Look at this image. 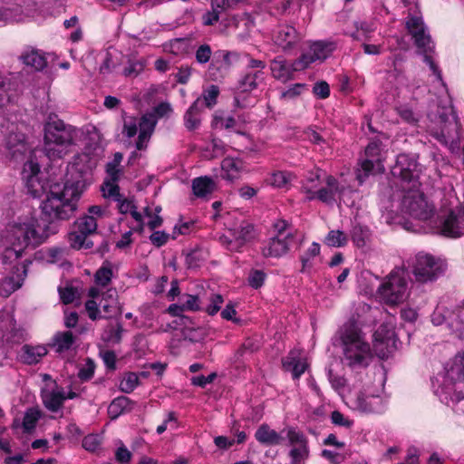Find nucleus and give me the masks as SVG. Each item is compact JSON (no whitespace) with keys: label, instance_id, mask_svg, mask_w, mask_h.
I'll use <instances>...</instances> for the list:
<instances>
[{"label":"nucleus","instance_id":"a19ab883","mask_svg":"<svg viewBox=\"0 0 464 464\" xmlns=\"http://www.w3.org/2000/svg\"><path fill=\"white\" fill-rule=\"evenodd\" d=\"M41 418V411L37 408H29L24 412L23 419V429L25 432H31L36 427V424Z\"/></svg>","mask_w":464,"mask_h":464},{"label":"nucleus","instance_id":"69168bd1","mask_svg":"<svg viewBox=\"0 0 464 464\" xmlns=\"http://www.w3.org/2000/svg\"><path fill=\"white\" fill-rule=\"evenodd\" d=\"M87 236L88 235H83L78 229L71 232L68 237L71 246L77 249L82 248L85 244Z\"/></svg>","mask_w":464,"mask_h":464},{"label":"nucleus","instance_id":"774afa93","mask_svg":"<svg viewBox=\"0 0 464 464\" xmlns=\"http://www.w3.org/2000/svg\"><path fill=\"white\" fill-rule=\"evenodd\" d=\"M314 93L320 99H326L330 95V87L326 82H318L314 85Z\"/></svg>","mask_w":464,"mask_h":464},{"label":"nucleus","instance_id":"052dcab7","mask_svg":"<svg viewBox=\"0 0 464 464\" xmlns=\"http://www.w3.org/2000/svg\"><path fill=\"white\" fill-rule=\"evenodd\" d=\"M102 443V440L97 434H89L82 440V447L90 452L96 451Z\"/></svg>","mask_w":464,"mask_h":464},{"label":"nucleus","instance_id":"f3484780","mask_svg":"<svg viewBox=\"0 0 464 464\" xmlns=\"http://www.w3.org/2000/svg\"><path fill=\"white\" fill-rule=\"evenodd\" d=\"M284 431L290 446L289 464H305L310 457L308 438L295 427H287Z\"/></svg>","mask_w":464,"mask_h":464},{"label":"nucleus","instance_id":"4be33fe9","mask_svg":"<svg viewBox=\"0 0 464 464\" xmlns=\"http://www.w3.org/2000/svg\"><path fill=\"white\" fill-rule=\"evenodd\" d=\"M41 398L44 406L51 412H58L64 401L63 387L53 382L46 384L41 391Z\"/></svg>","mask_w":464,"mask_h":464},{"label":"nucleus","instance_id":"f704fd0d","mask_svg":"<svg viewBox=\"0 0 464 464\" xmlns=\"http://www.w3.org/2000/svg\"><path fill=\"white\" fill-rule=\"evenodd\" d=\"M113 266L111 262L105 261L94 274L96 287H106L113 277Z\"/></svg>","mask_w":464,"mask_h":464},{"label":"nucleus","instance_id":"39448f33","mask_svg":"<svg viewBox=\"0 0 464 464\" xmlns=\"http://www.w3.org/2000/svg\"><path fill=\"white\" fill-rule=\"evenodd\" d=\"M464 379V352L455 355L450 367L438 372L431 379V389L436 397L444 404L450 405L464 400V394L458 391L457 382Z\"/></svg>","mask_w":464,"mask_h":464},{"label":"nucleus","instance_id":"79ce46f5","mask_svg":"<svg viewBox=\"0 0 464 464\" xmlns=\"http://www.w3.org/2000/svg\"><path fill=\"white\" fill-rule=\"evenodd\" d=\"M124 330L121 324H110L104 330L102 339L111 343H119L121 341Z\"/></svg>","mask_w":464,"mask_h":464},{"label":"nucleus","instance_id":"b1692460","mask_svg":"<svg viewBox=\"0 0 464 464\" xmlns=\"http://www.w3.org/2000/svg\"><path fill=\"white\" fill-rule=\"evenodd\" d=\"M395 333L388 324L381 325L374 333V349L378 355L385 357L390 353V347L394 344Z\"/></svg>","mask_w":464,"mask_h":464},{"label":"nucleus","instance_id":"ddd939ff","mask_svg":"<svg viewBox=\"0 0 464 464\" xmlns=\"http://www.w3.org/2000/svg\"><path fill=\"white\" fill-rule=\"evenodd\" d=\"M23 178L25 181L27 193L33 198H41L43 196L46 195V198L42 201L41 205L51 196L52 189H53L54 187L63 189L59 184L50 185L49 182L43 178V173L40 171V165L33 156L24 164ZM40 208H42V206H40Z\"/></svg>","mask_w":464,"mask_h":464},{"label":"nucleus","instance_id":"c03bdc74","mask_svg":"<svg viewBox=\"0 0 464 464\" xmlns=\"http://www.w3.org/2000/svg\"><path fill=\"white\" fill-rule=\"evenodd\" d=\"M219 95V88L217 85H210L203 90L199 98L202 101V108H212L216 105L218 97Z\"/></svg>","mask_w":464,"mask_h":464},{"label":"nucleus","instance_id":"412c9836","mask_svg":"<svg viewBox=\"0 0 464 464\" xmlns=\"http://www.w3.org/2000/svg\"><path fill=\"white\" fill-rule=\"evenodd\" d=\"M233 57H237L236 53L225 50L216 52L208 69V78L215 82L224 79L230 70Z\"/></svg>","mask_w":464,"mask_h":464},{"label":"nucleus","instance_id":"c756f323","mask_svg":"<svg viewBox=\"0 0 464 464\" xmlns=\"http://www.w3.org/2000/svg\"><path fill=\"white\" fill-rule=\"evenodd\" d=\"M292 239L284 237H274L262 248V254L266 257H280L286 254Z\"/></svg>","mask_w":464,"mask_h":464},{"label":"nucleus","instance_id":"9d476101","mask_svg":"<svg viewBox=\"0 0 464 464\" xmlns=\"http://www.w3.org/2000/svg\"><path fill=\"white\" fill-rule=\"evenodd\" d=\"M385 146L379 139L372 140L365 148L364 159L356 169V179L362 185L371 175L383 172L382 161L385 159Z\"/></svg>","mask_w":464,"mask_h":464},{"label":"nucleus","instance_id":"37998d69","mask_svg":"<svg viewBox=\"0 0 464 464\" xmlns=\"http://www.w3.org/2000/svg\"><path fill=\"white\" fill-rule=\"evenodd\" d=\"M123 155L121 152H116L113 155L111 161L106 164V172L113 181H118L121 169L120 168L122 161Z\"/></svg>","mask_w":464,"mask_h":464},{"label":"nucleus","instance_id":"dca6fc26","mask_svg":"<svg viewBox=\"0 0 464 464\" xmlns=\"http://www.w3.org/2000/svg\"><path fill=\"white\" fill-rule=\"evenodd\" d=\"M254 226L243 221L238 227L229 228L218 237L219 243L229 251L240 252L244 246L255 238Z\"/></svg>","mask_w":464,"mask_h":464},{"label":"nucleus","instance_id":"7c9ffc66","mask_svg":"<svg viewBox=\"0 0 464 464\" xmlns=\"http://www.w3.org/2000/svg\"><path fill=\"white\" fill-rule=\"evenodd\" d=\"M255 438L259 443L267 446L280 445L284 441L282 434L271 429L266 423L257 428L255 433Z\"/></svg>","mask_w":464,"mask_h":464},{"label":"nucleus","instance_id":"0eeeda50","mask_svg":"<svg viewBox=\"0 0 464 464\" xmlns=\"http://www.w3.org/2000/svg\"><path fill=\"white\" fill-rule=\"evenodd\" d=\"M406 28L414 40L418 52L423 55L424 62L428 64L430 70L435 75L436 79L445 86V83L442 81L441 72L433 61L431 55L434 52V44L422 17L418 15H409L406 19Z\"/></svg>","mask_w":464,"mask_h":464},{"label":"nucleus","instance_id":"e433bc0d","mask_svg":"<svg viewBox=\"0 0 464 464\" xmlns=\"http://www.w3.org/2000/svg\"><path fill=\"white\" fill-rule=\"evenodd\" d=\"M88 295L92 298L85 304L86 309L89 313V317L92 320L102 317V310L96 299L100 297L101 291L98 287L92 286L89 289Z\"/></svg>","mask_w":464,"mask_h":464},{"label":"nucleus","instance_id":"6ab92c4d","mask_svg":"<svg viewBox=\"0 0 464 464\" xmlns=\"http://www.w3.org/2000/svg\"><path fill=\"white\" fill-rule=\"evenodd\" d=\"M266 63L250 59L245 74L238 80L237 89L242 92H251L265 80Z\"/></svg>","mask_w":464,"mask_h":464},{"label":"nucleus","instance_id":"338daca9","mask_svg":"<svg viewBox=\"0 0 464 464\" xmlns=\"http://www.w3.org/2000/svg\"><path fill=\"white\" fill-rule=\"evenodd\" d=\"M221 12L222 11L216 9L215 7H212L211 11H208L207 13H205L203 14V16H202L203 24H205V25L215 24L217 22L219 21Z\"/></svg>","mask_w":464,"mask_h":464},{"label":"nucleus","instance_id":"5fc2aeb1","mask_svg":"<svg viewBox=\"0 0 464 464\" xmlns=\"http://www.w3.org/2000/svg\"><path fill=\"white\" fill-rule=\"evenodd\" d=\"M211 56V47L207 44L199 45L195 52L196 61L199 64H206L207 63L210 62Z\"/></svg>","mask_w":464,"mask_h":464},{"label":"nucleus","instance_id":"393cba45","mask_svg":"<svg viewBox=\"0 0 464 464\" xmlns=\"http://www.w3.org/2000/svg\"><path fill=\"white\" fill-rule=\"evenodd\" d=\"M99 306L104 318H111L121 313L115 288L107 289L102 294Z\"/></svg>","mask_w":464,"mask_h":464},{"label":"nucleus","instance_id":"de8ad7c7","mask_svg":"<svg viewBox=\"0 0 464 464\" xmlns=\"http://www.w3.org/2000/svg\"><path fill=\"white\" fill-rule=\"evenodd\" d=\"M348 239L341 230H331L325 237L324 243L333 247H341L346 245Z\"/></svg>","mask_w":464,"mask_h":464},{"label":"nucleus","instance_id":"423d86ee","mask_svg":"<svg viewBox=\"0 0 464 464\" xmlns=\"http://www.w3.org/2000/svg\"><path fill=\"white\" fill-rule=\"evenodd\" d=\"M428 119V131L440 143L453 146L459 141V121L450 101L444 105H438L436 111H430Z\"/></svg>","mask_w":464,"mask_h":464},{"label":"nucleus","instance_id":"09e8293b","mask_svg":"<svg viewBox=\"0 0 464 464\" xmlns=\"http://www.w3.org/2000/svg\"><path fill=\"white\" fill-rule=\"evenodd\" d=\"M294 178V175L288 171H276L271 175L270 184L276 188H285Z\"/></svg>","mask_w":464,"mask_h":464},{"label":"nucleus","instance_id":"20e7f679","mask_svg":"<svg viewBox=\"0 0 464 464\" xmlns=\"http://www.w3.org/2000/svg\"><path fill=\"white\" fill-rule=\"evenodd\" d=\"M344 365L352 370L365 368L372 360L370 344L354 319L346 322L340 331Z\"/></svg>","mask_w":464,"mask_h":464},{"label":"nucleus","instance_id":"58836bf2","mask_svg":"<svg viewBox=\"0 0 464 464\" xmlns=\"http://www.w3.org/2000/svg\"><path fill=\"white\" fill-rule=\"evenodd\" d=\"M74 343V336L72 332L58 333L54 335L53 345L56 347V351L63 353L71 349Z\"/></svg>","mask_w":464,"mask_h":464},{"label":"nucleus","instance_id":"e2e57ef3","mask_svg":"<svg viewBox=\"0 0 464 464\" xmlns=\"http://www.w3.org/2000/svg\"><path fill=\"white\" fill-rule=\"evenodd\" d=\"M168 428L175 430L178 428V420L174 412H169L163 422L157 427V433L162 434Z\"/></svg>","mask_w":464,"mask_h":464},{"label":"nucleus","instance_id":"c9c22d12","mask_svg":"<svg viewBox=\"0 0 464 464\" xmlns=\"http://www.w3.org/2000/svg\"><path fill=\"white\" fill-rule=\"evenodd\" d=\"M320 254V245L316 242H313L312 245L308 247V249L300 256V260L302 263L301 272L306 273L309 272L314 265L315 258Z\"/></svg>","mask_w":464,"mask_h":464},{"label":"nucleus","instance_id":"f257e3e1","mask_svg":"<svg viewBox=\"0 0 464 464\" xmlns=\"http://www.w3.org/2000/svg\"><path fill=\"white\" fill-rule=\"evenodd\" d=\"M57 232V226L53 221L27 218L9 225L0 233V263L5 270H10V276L2 283L4 295L8 296L23 285L27 266L31 264L28 259L18 262L24 250L29 246H39Z\"/></svg>","mask_w":464,"mask_h":464},{"label":"nucleus","instance_id":"680f3d73","mask_svg":"<svg viewBox=\"0 0 464 464\" xmlns=\"http://www.w3.org/2000/svg\"><path fill=\"white\" fill-rule=\"evenodd\" d=\"M368 236V230L359 225L353 227L352 239L357 246H362L365 244V238Z\"/></svg>","mask_w":464,"mask_h":464},{"label":"nucleus","instance_id":"2f4dec72","mask_svg":"<svg viewBox=\"0 0 464 464\" xmlns=\"http://www.w3.org/2000/svg\"><path fill=\"white\" fill-rule=\"evenodd\" d=\"M47 348L44 345L24 344L21 348L19 357L25 364H35L47 354Z\"/></svg>","mask_w":464,"mask_h":464},{"label":"nucleus","instance_id":"603ef678","mask_svg":"<svg viewBox=\"0 0 464 464\" xmlns=\"http://www.w3.org/2000/svg\"><path fill=\"white\" fill-rule=\"evenodd\" d=\"M95 372V363L91 358H87L84 364H82L78 372V377L82 382L91 380Z\"/></svg>","mask_w":464,"mask_h":464},{"label":"nucleus","instance_id":"a211bd4d","mask_svg":"<svg viewBox=\"0 0 464 464\" xmlns=\"http://www.w3.org/2000/svg\"><path fill=\"white\" fill-rule=\"evenodd\" d=\"M335 49L333 42L315 41L310 44L308 49L295 60L296 69H306L315 62H323L328 58Z\"/></svg>","mask_w":464,"mask_h":464},{"label":"nucleus","instance_id":"ea45409f","mask_svg":"<svg viewBox=\"0 0 464 464\" xmlns=\"http://www.w3.org/2000/svg\"><path fill=\"white\" fill-rule=\"evenodd\" d=\"M75 227L76 229H78L83 235L89 236L96 231L97 222L92 216L85 214L84 216L76 220Z\"/></svg>","mask_w":464,"mask_h":464},{"label":"nucleus","instance_id":"473e14b6","mask_svg":"<svg viewBox=\"0 0 464 464\" xmlns=\"http://www.w3.org/2000/svg\"><path fill=\"white\" fill-rule=\"evenodd\" d=\"M216 188V183L212 178L202 176L192 180V191L198 198H204L212 193Z\"/></svg>","mask_w":464,"mask_h":464},{"label":"nucleus","instance_id":"6e6552de","mask_svg":"<svg viewBox=\"0 0 464 464\" xmlns=\"http://www.w3.org/2000/svg\"><path fill=\"white\" fill-rule=\"evenodd\" d=\"M382 377L380 376L377 386L364 384L362 389L355 391L348 397L347 404L353 411L362 413H381L384 411L386 401L383 392Z\"/></svg>","mask_w":464,"mask_h":464},{"label":"nucleus","instance_id":"49530a36","mask_svg":"<svg viewBox=\"0 0 464 464\" xmlns=\"http://www.w3.org/2000/svg\"><path fill=\"white\" fill-rule=\"evenodd\" d=\"M180 302L185 311L197 312L202 309V300L198 295L184 294Z\"/></svg>","mask_w":464,"mask_h":464},{"label":"nucleus","instance_id":"f03ea898","mask_svg":"<svg viewBox=\"0 0 464 464\" xmlns=\"http://www.w3.org/2000/svg\"><path fill=\"white\" fill-rule=\"evenodd\" d=\"M96 165V158L89 153L76 154L67 167V179L63 189L58 187L52 189L51 196L42 205L43 214L50 219L65 220L72 218Z\"/></svg>","mask_w":464,"mask_h":464},{"label":"nucleus","instance_id":"f8f14e48","mask_svg":"<svg viewBox=\"0 0 464 464\" xmlns=\"http://www.w3.org/2000/svg\"><path fill=\"white\" fill-rule=\"evenodd\" d=\"M156 124L157 119L151 113H147L139 120L135 117L126 116L123 118L122 134L126 138L131 139L136 136L139 130L135 147L138 150H143L148 146Z\"/></svg>","mask_w":464,"mask_h":464},{"label":"nucleus","instance_id":"72a5a7b5","mask_svg":"<svg viewBox=\"0 0 464 464\" xmlns=\"http://www.w3.org/2000/svg\"><path fill=\"white\" fill-rule=\"evenodd\" d=\"M202 111L201 98H198L188 109L184 115L185 126L188 130H193L200 124V112Z\"/></svg>","mask_w":464,"mask_h":464},{"label":"nucleus","instance_id":"6e6d98bb","mask_svg":"<svg viewBox=\"0 0 464 464\" xmlns=\"http://www.w3.org/2000/svg\"><path fill=\"white\" fill-rule=\"evenodd\" d=\"M398 114L405 122L416 124L419 121V115L415 113L409 106L402 105L397 108Z\"/></svg>","mask_w":464,"mask_h":464},{"label":"nucleus","instance_id":"4c0bfd02","mask_svg":"<svg viewBox=\"0 0 464 464\" xmlns=\"http://www.w3.org/2000/svg\"><path fill=\"white\" fill-rule=\"evenodd\" d=\"M132 402L126 396H119L115 398L108 407V412L112 419L117 418L125 411L131 409Z\"/></svg>","mask_w":464,"mask_h":464},{"label":"nucleus","instance_id":"0e129e2a","mask_svg":"<svg viewBox=\"0 0 464 464\" xmlns=\"http://www.w3.org/2000/svg\"><path fill=\"white\" fill-rule=\"evenodd\" d=\"M131 458H132V453L121 441L120 446L117 448V450L115 451L116 461L121 464H127L130 461Z\"/></svg>","mask_w":464,"mask_h":464},{"label":"nucleus","instance_id":"3c124183","mask_svg":"<svg viewBox=\"0 0 464 464\" xmlns=\"http://www.w3.org/2000/svg\"><path fill=\"white\" fill-rule=\"evenodd\" d=\"M139 384V375L135 372L127 373L121 382L120 388L125 393L131 392Z\"/></svg>","mask_w":464,"mask_h":464},{"label":"nucleus","instance_id":"5701e85b","mask_svg":"<svg viewBox=\"0 0 464 464\" xmlns=\"http://www.w3.org/2000/svg\"><path fill=\"white\" fill-rule=\"evenodd\" d=\"M324 184L318 188V200L327 205H334L343 196L344 187L333 176H327Z\"/></svg>","mask_w":464,"mask_h":464},{"label":"nucleus","instance_id":"bb28decb","mask_svg":"<svg viewBox=\"0 0 464 464\" xmlns=\"http://www.w3.org/2000/svg\"><path fill=\"white\" fill-rule=\"evenodd\" d=\"M272 75L282 82H286L293 77V73L304 69H296L295 61L290 63L283 56L276 57L270 64Z\"/></svg>","mask_w":464,"mask_h":464},{"label":"nucleus","instance_id":"a18cd8bd","mask_svg":"<svg viewBox=\"0 0 464 464\" xmlns=\"http://www.w3.org/2000/svg\"><path fill=\"white\" fill-rule=\"evenodd\" d=\"M14 83L7 77L0 76V107L11 102Z\"/></svg>","mask_w":464,"mask_h":464},{"label":"nucleus","instance_id":"9b49d317","mask_svg":"<svg viewBox=\"0 0 464 464\" xmlns=\"http://www.w3.org/2000/svg\"><path fill=\"white\" fill-rule=\"evenodd\" d=\"M430 318L434 325L445 324L457 338L464 339V301L450 306L440 303Z\"/></svg>","mask_w":464,"mask_h":464},{"label":"nucleus","instance_id":"2eb2a0df","mask_svg":"<svg viewBox=\"0 0 464 464\" xmlns=\"http://www.w3.org/2000/svg\"><path fill=\"white\" fill-rule=\"evenodd\" d=\"M392 175L401 182L400 187H418L420 167L414 155L401 153L397 156L395 164L392 167Z\"/></svg>","mask_w":464,"mask_h":464},{"label":"nucleus","instance_id":"a878e982","mask_svg":"<svg viewBox=\"0 0 464 464\" xmlns=\"http://www.w3.org/2000/svg\"><path fill=\"white\" fill-rule=\"evenodd\" d=\"M246 170L245 162L239 158L226 157L221 162V178L227 181H234L240 178Z\"/></svg>","mask_w":464,"mask_h":464},{"label":"nucleus","instance_id":"1a4fd4ad","mask_svg":"<svg viewBox=\"0 0 464 464\" xmlns=\"http://www.w3.org/2000/svg\"><path fill=\"white\" fill-rule=\"evenodd\" d=\"M406 270L403 267H395L383 279L377 289L380 300L390 305L403 303L408 296V282Z\"/></svg>","mask_w":464,"mask_h":464},{"label":"nucleus","instance_id":"8fccbe9b","mask_svg":"<svg viewBox=\"0 0 464 464\" xmlns=\"http://www.w3.org/2000/svg\"><path fill=\"white\" fill-rule=\"evenodd\" d=\"M102 191L104 198H111L113 201L119 200L122 196L120 193V188L117 184V181H113L112 179L103 183Z\"/></svg>","mask_w":464,"mask_h":464},{"label":"nucleus","instance_id":"cd10ccee","mask_svg":"<svg viewBox=\"0 0 464 464\" xmlns=\"http://www.w3.org/2000/svg\"><path fill=\"white\" fill-rule=\"evenodd\" d=\"M282 362L284 369L290 372L295 380H298L308 367L306 360L297 351H291Z\"/></svg>","mask_w":464,"mask_h":464},{"label":"nucleus","instance_id":"c85d7f7f","mask_svg":"<svg viewBox=\"0 0 464 464\" xmlns=\"http://www.w3.org/2000/svg\"><path fill=\"white\" fill-rule=\"evenodd\" d=\"M20 60L25 66L34 71H42L47 65L44 55L39 50L33 47L25 48L20 55Z\"/></svg>","mask_w":464,"mask_h":464},{"label":"nucleus","instance_id":"aec40b11","mask_svg":"<svg viewBox=\"0 0 464 464\" xmlns=\"http://www.w3.org/2000/svg\"><path fill=\"white\" fill-rule=\"evenodd\" d=\"M301 40L295 27L289 24H279L272 32L274 44L285 53L295 49Z\"/></svg>","mask_w":464,"mask_h":464},{"label":"nucleus","instance_id":"13d9d810","mask_svg":"<svg viewBox=\"0 0 464 464\" xmlns=\"http://www.w3.org/2000/svg\"><path fill=\"white\" fill-rule=\"evenodd\" d=\"M224 298L219 294H211L209 297V304L206 307V312L209 315H215L221 308Z\"/></svg>","mask_w":464,"mask_h":464},{"label":"nucleus","instance_id":"864d4df0","mask_svg":"<svg viewBox=\"0 0 464 464\" xmlns=\"http://www.w3.org/2000/svg\"><path fill=\"white\" fill-rule=\"evenodd\" d=\"M213 125L217 129L232 130L235 129L237 121L232 116L224 117L221 115H215Z\"/></svg>","mask_w":464,"mask_h":464},{"label":"nucleus","instance_id":"bf43d9fd","mask_svg":"<svg viewBox=\"0 0 464 464\" xmlns=\"http://www.w3.org/2000/svg\"><path fill=\"white\" fill-rule=\"evenodd\" d=\"M330 419L335 426L350 429L353 425V420L344 416L339 411H334L331 413Z\"/></svg>","mask_w":464,"mask_h":464},{"label":"nucleus","instance_id":"4468645a","mask_svg":"<svg viewBox=\"0 0 464 464\" xmlns=\"http://www.w3.org/2000/svg\"><path fill=\"white\" fill-rule=\"evenodd\" d=\"M411 268L418 282L430 283L444 274L445 264L430 254L420 252L412 260Z\"/></svg>","mask_w":464,"mask_h":464},{"label":"nucleus","instance_id":"4d7b16f0","mask_svg":"<svg viewBox=\"0 0 464 464\" xmlns=\"http://www.w3.org/2000/svg\"><path fill=\"white\" fill-rule=\"evenodd\" d=\"M266 275L262 270H258V269L252 270L249 273V276L247 278L248 285L255 289H258L263 285V284L266 280Z\"/></svg>","mask_w":464,"mask_h":464},{"label":"nucleus","instance_id":"7ed1b4c3","mask_svg":"<svg viewBox=\"0 0 464 464\" xmlns=\"http://www.w3.org/2000/svg\"><path fill=\"white\" fill-rule=\"evenodd\" d=\"M84 132L82 129L65 123L51 112L44 124V150L50 160L62 159L80 144Z\"/></svg>","mask_w":464,"mask_h":464}]
</instances>
